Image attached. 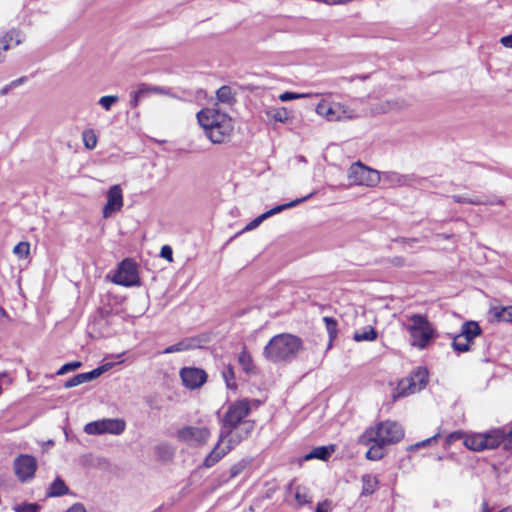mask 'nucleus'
I'll return each instance as SVG.
<instances>
[{
  "mask_svg": "<svg viewBox=\"0 0 512 512\" xmlns=\"http://www.w3.org/2000/svg\"><path fill=\"white\" fill-rule=\"evenodd\" d=\"M250 400L243 398L230 403L223 415L217 412L220 431L218 440L205 457L202 466L211 468L241 442L249 439L256 428V421L248 419Z\"/></svg>",
  "mask_w": 512,
  "mask_h": 512,
  "instance_id": "nucleus-1",
  "label": "nucleus"
},
{
  "mask_svg": "<svg viewBox=\"0 0 512 512\" xmlns=\"http://www.w3.org/2000/svg\"><path fill=\"white\" fill-rule=\"evenodd\" d=\"M406 317L411 322V324H406L394 312L391 315L392 319L388 322V325H395L397 327L407 330L411 337V346L416 347L419 350H424L430 345V343L433 340L438 338V331L429 321L427 315L415 313Z\"/></svg>",
  "mask_w": 512,
  "mask_h": 512,
  "instance_id": "nucleus-2",
  "label": "nucleus"
},
{
  "mask_svg": "<svg viewBox=\"0 0 512 512\" xmlns=\"http://www.w3.org/2000/svg\"><path fill=\"white\" fill-rule=\"evenodd\" d=\"M197 120L213 144L230 141L234 125L228 114L213 108H203L197 113Z\"/></svg>",
  "mask_w": 512,
  "mask_h": 512,
  "instance_id": "nucleus-3",
  "label": "nucleus"
},
{
  "mask_svg": "<svg viewBox=\"0 0 512 512\" xmlns=\"http://www.w3.org/2000/svg\"><path fill=\"white\" fill-rule=\"evenodd\" d=\"M303 349V340L290 333L273 336L263 349V356L272 363H290Z\"/></svg>",
  "mask_w": 512,
  "mask_h": 512,
  "instance_id": "nucleus-4",
  "label": "nucleus"
},
{
  "mask_svg": "<svg viewBox=\"0 0 512 512\" xmlns=\"http://www.w3.org/2000/svg\"><path fill=\"white\" fill-rule=\"evenodd\" d=\"M383 427L384 422L379 421L376 427L367 428L358 439L359 444L371 445L366 452V458L369 460H380L384 457V436L381 435Z\"/></svg>",
  "mask_w": 512,
  "mask_h": 512,
  "instance_id": "nucleus-5",
  "label": "nucleus"
},
{
  "mask_svg": "<svg viewBox=\"0 0 512 512\" xmlns=\"http://www.w3.org/2000/svg\"><path fill=\"white\" fill-rule=\"evenodd\" d=\"M111 280L113 283L123 287L141 286L137 262L132 258H124L118 264Z\"/></svg>",
  "mask_w": 512,
  "mask_h": 512,
  "instance_id": "nucleus-6",
  "label": "nucleus"
},
{
  "mask_svg": "<svg viewBox=\"0 0 512 512\" xmlns=\"http://www.w3.org/2000/svg\"><path fill=\"white\" fill-rule=\"evenodd\" d=\"M126 423L123 419H101L87 423L84 427V432L89 435H102V434H113L120 435L124 432Z\"/></svg>",
  "mask_w": 512,
  "mask_h": 512,
  "instance_id": "nucleus-7",
  "label": "nucleus"
},
{
  "mask_svg": "<svg viewBox=\"0 0 512 512\" xmlns=\"http://www.w3.org/2000/svg\"><path fill=\"white\" fill-rule=\"evenodd\" d=\"M151 94L166 95L172 98L179 99V97L175 93H173L170 88L151 85L148 83H140L137 86V90L131 91L129 94V108L135 109L136 107H138V105L143 99L149 97Z\"/></svg>",
  "mask_w": 512,
  "mask_h": 512,
  "instance_id": "nucleus-8",
  "label": "nucleus"
},
{
  "mask_svg": "<svg viewBox=\"0 0 512 512\" xmlns=\"http://www.w3.org/2000/svg\"><path fill=\"white\" fill-rule=\"evenodd\" d=\"M349 179L358 185L374 186L380 181V173L361 162L353 163L348 170Z\"/></svg>",
  "mask_w": 512,
  "mask_h": 512,
  "instance_id": "nucleus-9",
  "label": "nucleus"
},
{
  "mask_svg": "<svg viewBox=\"0 0 512 512\" xmlns=\"http://www.w3.org/2000/svg\"><path fill=\"white\" fill-rule=\"evenodd\" d=\"M37 467L36 458L29 454H20L13 462L14 473L21 483L31 481L35 476Z\"/></svg>",
  "mask_w": 512,
  "mask_h": 512,
  "instance_id": "nucleus-10",
  "label": "nucleus"
},
{
  "mask_svg": "<svg viewBox=\"0 0 512 512\" xmlns=\"http://www.w3.org/2000/svg\"><path fill=\"white\" fill-rule=\"evenodd\" d=\"M176 436L181 442L202 446L208 442L211 431L208 427L184 426L177 430Z\"/></svg>",
  "mask_w": 512,
  "mask_h": 512,
  "instance_id": "nucleus-11",
  "label": "nucleus"
},
{
  "mask_svg": "<svg viewBox=\"0 0 512 512\" xmlns=\"http://www.w3.org/2000/svg\"><path fill=\"white\" fill-rule=\"evenodd\" d=\"M207 377V373L201 368L183 367L180 370L182 383L190 390L200 388L207 381Z\"/></svg>",
  "mask_w": 512,
  "mask_h": 512,
  "instance_id": "nucleus-12",
  "label": "nucleus"
},
{
  "mask_svg": "<svg viewBox=\"0 0 512 512\" xmlns=\"http://www.w3.org/2000/svg\"><path fill=\"white\" fill-rule=\"evenodd\" d=\"M123 207V193L120 185L116 184L107 191V203L103 208V217L109 218Z\"/></svg>",
  "mask_w": 512,
  "mask_h": 512,
  "instance_id": "nucleus-13",
  "label": "nucleus"
},
{
  "mask_svg": "<svg viewBox=\"0 0 512 512\" xmlns=\"http://www.w3.org/2000/svg\"><path fill=\"white\" fill-rule=\"evenodd\" d=\"M107 370L106 365L99 366L89 372L80 373L77 375H74L73 377L69 378L67 381L64 382V388L69 389L72 387H76L80 384L90 382L98 378L100 375H102Z\"/></svg>",
  "mask_w": 512,
  "mask_h": 512,
  "instance_id": "nucleus-14",
  "label": "nucleus"
},
{
  "mask_svg": "<svg viewBox=\"0 0 512 512\" xmlns=\"http://www.w3.org/2000/svg\"><path fill=\"white\" fill-rule=\"evenodd\" d=\"M481 448L485 450H494L503 446V433L500 427L492 428L487 431L481 432Z\"/></svg>",
  "mask_w": 512,
  "mask_h": 512,
  "instance_id": "nucleus-15",
  "label": "nucleus"
},
{
  "mask_svg": "<svg viewBox=\"0 0 512 512\" xmlns=\"http://www.w3.org/2000/svg\"><path fill=\"white\" fill-rule=\"evenodd\" d=\"M404 436L405 430L400 423L386 419V446L399 443Z\"/></svg>",
  "mask_w": 512,
  "mask_h": 512,
  "instance_id": "nucleus-16",
  "label": "nucleus"
},
{
  "mask_svg": "<svg viewBox=\"0 0 512 512\" xmlns=\"http://www.w3.org/2000/svg\"><path fill=\"white\" fill-rule=\"evenodd\" d=\"M482 334L483 330L477 321L467 320L462 323L458 336L463 337L470 344H473L475 338L481 336Z\"/></svg>",
  "mask_w": 512,
  "mask_h": 512,
  "instance_id": "nucleus-17",
  "label": "nucleus"
},
{
  "mask_svg": "<svg viewBox=\"0 0 512 512\" xmlns=\"http://www.w3.org/2000/svg\"><path fill=\"white\" fill-rule=\"evenodd\" d=\"M408 382L415 383V392L422 391L429 382V371L425 366H418L413 369L407 377Z\"/></svg>",
  "mask_w": 512,
  "mask_h": 512,
  "instance_id": "nucleus-18",
  "label": "nucleus"
},
{
  "mask_svg": "<svg viewBox=\"0 0 512 512\" xmlns=\"http://www.w3.org/2000/svg\"><path fill=\"white\" fill-rule=\"evenodd\" d=\"M413 393H415V383L408 382L407 378L402 379L398 382L397 386L392 389L390 404H394L398 399Z\"/></svg>",
  "mask_w": 512,
  "mask_h": 512,
  "instance_id": "nucleus-19",
  "label": "nucleus"
},
{
  "mask_svg": "<svg viewBox=\"0 0 512 512\" xmlns=\"http://www.w3.org/2000/svg\"><path fill=\"white\" fill-rule=\"evenodd\" d=\"M200 342H201L200 339L197 337L184 338L181 341H179L178 343L165 348L163 353L171 354V353H175V352L187 351V350L199 348Z\"/></svg>",
  "mask_w": 512,
  "mask_h": 512,
  "instance_id": "nucleus-20",
  "label": "nucleus"
},
{
  "mask_svg": "<svg viewBox=\"0 0 512 512\" xmlns=\"http://www.w3.org/2000/svg\"><path fill=\"white\" fill-rule=\"evenodd\" d=\"M336 445L330 444L326 446H318L313 448L309 453L305 454L303 459L305 461L318 459L321 461H327L332 454L335 452Z\"/></svg>",
  "mask_w": 512,
  "mask_h": 512,
  "instance_id": "nucleus-21",
  "label": "nucleus"
},
{
  "mask_svg": "<svg viewBox=\"0 0 512 512\" xmlns=\"http://www.w3.org/2000/svg\"><path fill=\"white\" fill-rule=\"evenodd\" d=\"M491 322H505L512 324V306H493L489 310Z\"/></svg>",
  "mask_w": 512,
  "mask_h": 512,
  "instance_id": "nucleus-22",
  "label": "nucleus"
},
{
  "mask_svg": "<svg viewBox=\"0 0 512 512\" xmlns=\"http://www.w3.org/2000/svg\"><path fill=\"white\" fill-rule=\"evenodd\" d=\"M154 454L157 461L169 463L175 456V448L167 442H162L154 447Z\"/></svg>",
  "mask_w": 512,
  "mask_h": 512,
  "instance_id": "nucleus-23",
  "label": "nucleus"
},
{
  "mask_svg": "<svg viewBox=\"0 0 512 512\" xmlns=\"http://www.w3.org/2000/svg\"><path fill=\"white\" fill-rule=\"evenodd\" d=\"M481 432L465 431V436L462 438V445L474 452H482L484 448H481Z\"/></svg>",
  "mask_w": 512,
  "mask_h": 512,
  "instance_id": "nucleus-24",
  "label": "nucleus"
},
{
  "mask_svg": "<svg viewBox=\"0 0 512 512\" xmlns=\"http://www.w3.org/2000/svg\"><path fill=\"white\" fill-rule=\"evenodd\" d=\"M323 322L328 333L329 341L327 343L324 353H327L333 346L334 341L338 336V322L335 318L330 316L323 317Z\"/></svg>",
  "mask_w": 512,
  "mask_h": 512,
  "instance_id": "nucleus-25",
  "label": "nucleus"
},
{
  "mask_svg": "<svg viewBox=\"0 0 512 512\" xmlns=\"http://www.w3.org/2000/svg\"><path fill=\"white\" fill-rule=\"evenodd\" d=\"M69 493V488L64 480L57 476L46 491L47 497H61Z\"/></svg>",
  "mask_w": 512,
  "mask_h": 512,
  "instance_id": "nucleus-26",
  "label": "nucleus"
},
{
  "mask_svg": "<svg viewBox=\"0 0 512 512\" xmlns=\"http://www.w3.org/2000/svg\"><path fill=\"white\" fill-rule=\"evenodd\" d=\"M415 178L414 174H399L397 172L386 171V183L390 186H405Z\"/></svg>",
  "mask_w": 512,
  "mask_h": 512,
  "instance_id": "nucleus-27",
  "label": "nucleus"
},
{
  "mask_svg": "<svg viewBox=\"0 0 512 512\" xmlns=\"http://www.w3.org/2000/svg\"><path fill=\"white\" fill-rule=\"evenodd\" d=\"M238 362L242 368V370L247 374L251 375L255 373L256 367L254 365L251 354L248 352L247 348L244 346L242 351L238 355Z\"/></svg>",
  "mask_w": 512,
  "mask_h": 512,
  "instance_id": "nucleus-28",
  "label": "nucleus"
},
{
  "mask_svg": "<svg viewBox=\"0 0 512 512\" xmlns=\"http://www.w3.org/2000/svg\"><path fill=\"white\" fill-rule=\"evenodd\" d=\"M314 193H310L309 195L305 196V197H302V198H299V199H295L293 201H290L288 203H285V204H281V205H277L273 208H271L270 210L266 211L263 213L264 217L267 219L275 214H278L288 208H292V207H295L297 206L298 204L306 201L307 199H309Z\"/></svg>",
  "mask_w": 512,
  "mask_h": 512,
  "instance_id": "nucleus-29",
  "label": "nucleus"
},
{
  "mask_svg": "<svg viewBox=\"0 0 512 512\" xmlns=\"http://www.w3.org/2000/svg\"><path fill=\"white\" fill-rule=\"evenodd\" d=\"M362 484L363 486L361 495L368 496L376 491L379 481L376 476L364 474L362 476Z\"/></svg>",
  "mask_w": 512,
  "mask_h": 512,
  "instance_id": "nucleus-30",
  "label": "nucleus"
},
{
  "mask_svg": "<svg viewBox=\"0 0 512 512\" xmlns=\"http://www.w3.org/2000/svg\"><path fill=\"white\" fill-rule=\"evenodd\" d=\"M378 336L377 331L372 326H367L363 331H355L353 333V340L356 342L374 341Z\"/></svg>",
  "mask_w": 512,
  "mask_h": 512,
  "instance_id": "nucleus-31",
  "label": "nucleus"
},
{
  "mask_svg": "<svg viewBox=\"0 0 512 512\" xmlns=\"http://www.w3.org/2000/svg\"><path fill=\"white\" fill-rule=\"evenodd\" d=\"M447 336L452 339L451 347L457 355L466 353L471 350L472 344H470L466 340H465V342L458 341V339L461 337V336H458V334L447 333Z\"/></svg>",
  "mask_w": 512,
  "mask_h": 512,
  "instance_id": "nucleus-32",
  "label": "nucleus"
},
{
  "mask_svg": "<svg viewBox=\"0 0 512 512\" xmlns=\"http://www.w3.org/2000/svg\"><path fill=\"white\" fill-rule=\"evenodd\" d=\"M217 100L221 103L232 104L236 101L230 86L223 85L216 91Z\"/></svg>",
  "mask_w": 512,
  "mask_h": 512,
  "instance_id": "nucleus-33",
  "label": "nucleus"
},
{
  "mask_svg": "<svg viewBox=\"0 0 512 512\" xmlns=\"http://www.w3.org/2000/svg\"><path fill=\"white\" fill-rule=\"evenodd\" d=\"M267 116L275 122L286 123L289 120V112L285 107L275 108L267 111Z\"/></svg>",
  "mask_w": 512,
  "mask_h": 512,
  "instance_id": "nucleus-34",
  "label": "nucleus"
},
{
  "mask_svg": "<svg viewBox=\"0 0 512 512\" xmlns=\"http://www.w3.org/2000/svg\"><path fill=\"white\" fill-rule=\"evenodd\" d=\"M439 437H440V432H437L436 434H434L433 436H431V437H429L427 439H424L422 441H419L417 443L409 445L406 448V450L409 451V452H412V451L419 450L421 448H425V447L431 446V445L437 443Z\"/></svg>",
  "mask_w": 512,
  "mask_h": 512,
  "instance_id": "nucleus-35",
  "label": "nucleus"
},
{
  "mask_svg": "<svg viewBox=\"0 0 512 512\" xmlns=\"http://www.w3.org/2000/svg\"><path fill=\"white\" fill-rule=\"evenodd\" d=\"M464 436H465L464 430H456V431L449 433L444 439L443 449L445 451H448L454 443H456L457 441H460V440L462 441V438Z\"/></svg>",
  "mask_w": 512,
  "mask_h": 512,
  "instance_id": "nucleus-36",
  "label": "nucleus"
},
{
  "mask_svg": "<svg viewBox=\"0 0 512 512\" xmlns=\"http://www.w3.org/2000/svg\"><path fill=\"white\" fill-rule=\"evenodd\" d=\"M13 35L19 36V31L12 29L0 39V63L4 60L3 52L9 49Z\"/></svg>",
  "mask_w": 512,
  "mask_h": 512,
  "instance_id": "nucleus-37",
  "label": "nucleus"
},
{
  "mask_svg": "<svg viewBox=\"0 0 512 512\" xmlns=\"http://www.w3.org/2000/svg\"><path fill=\"white\" fill-rule=\"evenodd\" d=\"M503 433L502 449L506 452H512V423L500 427Z\"/></svg>",
  "mask_w": 512,
  "mask_h": 512,
  "instance_id": "nucleus-38",
  "label": "nucleus"
},
{
  "mask_svg": "<svg viewBox=\"0 0 512 512\" xmlns=\"http://www.w3.org/2000/svg\"><path fill=\"white\" fill-rule=\"evenodd\" d=\"M222 375L228 389H237V385L235 383V373L231 365H228L223 370Z\"/></svg>",
  "mask_w": 512,
  "mask_h": 512,
  "instance_id": "nucleus-39",
  "label": "nucleus"
},
{
  "mask_svg": "<svg viewBox=\"0 0 512 512\" xmlns=\"http://www.w3.org/2000/svg\"><path fill=\"white\" fill-rule=\"evenodd\" d=\"M13 252L20 259H25L28 257L30 253V244L29 242L22 241L15 245Z\"/></svg>",
  "mask_w": 512,
  "mask_h": 512,
  "instance_id": "nucleus-40",
  "label": "nucleus"
},
{
  "mask_svg": "<svg viewBox=\"0 0 512 512\" xmlns=\"http://www.w3.org/2000/svg\"><path fill=\"white\" fill-rule=\"evenodd\" d=\"M251 463L249 459H241L230 468V478L238 476Z\"/></svg>",
  "mask_w": 512,
  "mask_h": 512,
  "instance_id": "nucleus-41",
  "label": "nucleus"
},
{
  "mask_svg": "<svg viewBox=\"0 0 512 512\" xmlns=\"http://www.w3.org/2000/svg\"><path fill=\"white\" fill-rule=\"evenodd\" d=\"M295 499L300 506L306 505L311 502L305 487L298 486L296 488Z\"/></svg>",
  "mask_w": 512,
  "mask_h": 512,
  "instance_id": "nucleus-42",
  "label": "nucleus"
},
{
  "mask_svg": "<svg viewBox=\"0 0 512 512\" xmlns=\"http://www.w3.org/2000/svg\"><path fill=\"white\" fill-rule=\"evenodd\" d=\"M82 136H83L84 145L87 149L91 150V149L95 148V146L97 144V138H96V135L93 132V130L83 131Z\"/></svg>",
  "mask_w": 512,
  "mask_h": 512,
  "instance_id": "nucleus-43",
  "label": "nucleus"
},
{
  "mask_svg": "<svg viewBox=\"0 0 512 512\" xmlns=\"http://www.w3.org/2000/svg\"><path fill=\"white\" fill-rule=\"evenodd\" d=\"M316 111L320 115H324L329 121L338 120V117H335V112L332 107H329L326 104H319L316 108Z\"/></svg>",
  "mask_w": 512,
  "mask_h": 512,
  "instance_id": "nucleus-44",
  "label": "nucleus"
},
{
  "mask_svg": "<svg viewBox=\"0 0 512 512\" xmlns=\"http://www.w3.org/2000/svg\"><path fill=\"white\" fill-rule=\"evenodd\" d=\"M41 506L38 503L24 502L14 507L15 512H40Z\"/></svg>",
  "mask_w": 512,
  "mask_h": 512,
  "instance_id": "nucleus-45",
  "label": "nucleus"
},
{
  "mask_svg": "<svg viewBox=\"0 0 512 512\" xmlns=\"http://www.w3.org/2000/svg\"><path fill=\"white\" fill-rule=\"evenodd\" d=\"M119 101V97L117 95H106L102 96L98 103L101 105L103 109L106 111H109L113 104L117 103Z\"/></svg>",
  "mask_w": 512,
  "mask_h": 512,
  "instance_id": "nucleus-46",
  "label": "nucleus"
},
{
  "mask_svg": "<svg viewBox=\"0 0 512 512\" xmlns=\"http://www.w3.org/2000/svg\"><path fill=\"white\" fill-rule=\"evenodd\" d=\"M82 366V362L80 361H72V362H68V363H65L64 365H62L59 370L57 371V375H64L68 372H71V371H75L77 370L78 368H80Z\"/></svg>",
  "mask_w": 512,
  "mask_h": 512,
  "instance_id": "nucleus-47",
  "label": "nucleus"
},
{
  "mask_svg": "<svg viewBox=\"0 0 512 512\" xmlns=\"http://www.w3.org/2000/svg\"><path fill=\"white\" fill-rule=\"evenodd\" d=\"M144 401L152 410L160 411L162 409V405L157 395H148L144 398Z\"/></svg>",
  "mask_w": 512,
  "mask_h": 512,
  "instance_id": "nucleus-48",
  "label": "nucleus"
},
{
  "mask_svg": "<svg viewBox=\"0 0 512 512\" xmlns=\"http://www.w3.org/2000/svg\"><path fill=\"white\" fill-rule=\"evenodd\" d=\"M452 198H453V201L455 203H458V204L479 205V204L482 203V202H480L478 200H474V199L468 198V197H466L464 195H453Z\"/></svg>",
  "mask_w": 512,
  "mask_h": 512,
  "instance_id": "nucleus-49",
  "label": "nucleus"
},
{
  "mask_svg": "<svg viewBox=\"0 0 512 512\" xmlns=\"http://www.w3.org/2000/svg\"><path fill=\"white\" fill-rule=\"evenodd\" d=\"M304 96H305L304 94H299V93H295V92L286 91V92H284V93L279 95V100L282 101V102H287V101H291V100L302 98Z\"/></svg>",
  "mask_w": 512,
  "mask_h": 512,
  "instance_id": "nucleus-50",
  "label": "nucleus"
},
{
  "mask_svg": "<svg viewBox=\"0 0 512 512\" xmlns=\"http://www.w3.org/2000/svg\"><path fill=\"white\" fill-rule=\"evenodd\" d=\"M111 314H112V309L109 306L99 307L96 311L95 320L96 319L106 320Z\"/></svg>",
  "mask_w": 512,
  "mask_h": 512,
  "instance_id": "nucleus-51",
  "label": "nucleus"
},
{
  "mask_svg": "<svg viewBox=\"0 0 512 512\" xmlns=\"http://www.w3.org/2000/svg\"><path fill=\"white\" fill-rule=\"evenodd\" d=\"M264 220H266V218L264 217L263 214L259 215L258 217H256L255 219H253L251 222H249L245 228L243 229V231H250V230H253L255 229L256 227H258Z\"/></svg>",
  "mask_w": 512,
  "mask_h": 512,
  "instance_id": "nucleus-52",
  "label": "nucleus"
},
{
  "mask_svg": "<svg viewBox=\"0 0 512 512\" xmlns=\"http://www.w3.org/2000/svg\"><path fill=\"white\" fill-rule=\"evenodd\" d=\"M160 256L169 262L173 261V250L169 245H163L160 251Z\"/></svg>",
  "mask_w": 512,
  "mask_h": 512,
  "instance_id": "nucleus-53",
  "label": "nucleus"
},
{
  "mask_svg": "<svg viewBox=\"0 0 512 512\" xmlns=\"http://www.w3.org/2000/svg\"><path fill=\"white\" fill-rule=\"evenodd\" d=\"M331 508V501L328 499L319 502L315 508V512H328Z\"/></svg>",
  "mask_w": 512,
  "mask_h": 512,
  "instance_id": "nucleus-54",
  "label": "nucleus"
},
{
  "mask_svg": "<svg viewBox=\"0 0 512 512\" xmlns=\"http://www.w3.org/2000/svg\"><path fill=\"white\" fill-rule=\"evenodd\" d=\"M389 262L395 267H403L406 263V260L402 256H395L389 259Z\"/></svg>",
  "mask_w": 512,
  "mask_h": 512,
  "instance_id": "nucleus-55",
  "label": "nucleus"
},
{
  "mask_svg": "<svg viewBox=\"0 0 512 512\" xmlns=\"http://www.w3.org/2000/svg\"><path fill=\"white\" fill-rule=\"evenodd\" d=\"M28 76H21L9 83V87H12V89L25 84L28 81Z\"/></svg>",
  "mask_w": 512,
  "mask_h": 512,
  "instance_id": "nucleus-56",
  "label": "nucleus"
},
{
  "mask_svg": "<svg viewBox=\"0 0 512 512\" xmlns=\"http://www.w3.org/2000/svg\"><path fill=\"white\" fill-rule=\"evenodd\" d=\"M65 512H86V508L82 503L77 502L69 507Z\"/></svg>",
  "mask_w": 512,
  "mask_h": 512,
  "instance_id": "nucleus-57",
  "label": "nucleus"
},
{
  "mask_svg": "<svg viewBox=\"0 0 512 512\" xmlns=\"http://www.w3.org/2000/svg\"><path fill=\"white\" fill-rule=\"evenodd\" d=\"M499 42L506 48H512V33L502 36Z\"/></svg>",
  "mask_w": 512,
  "mask_h": 512,
  "instance_id": "nucleus-58",
  "label": "nucleus"
},
{
  "mask_svg": "<svg viewBox=\"0 0 512 512\" xmlns=\"http://www.w3.org/2000/svg\"><path fill=\"white\" fill-rule=\"evenodd\" d=\"M392 241L393 242H401V243H404V244H410V243L417 242V239L416 238L400 237V238L392 239Z\"/></svg>",
  "mask_w": 512,
  "mask_h": 512,
  "instance_id": "nucleus-59",
  "label": "nucleus"
},
{
  "mask_svg": "<svg viewBox=\"0 0 512 512\" xmlns=\"http://www.w3.org/2000/svg\"><path fill=\"white\" fill-rule=\"evenodd\" d=\"M11 90H12V87H9V84H7V85H5L3 88H1V90H0V95H1V96H5V95H7Z\"/></svg>",
  "mask_w": 512,
  "mask_h": 512,
  "instance_id": "nucleus-60",
  "label": "nucleus"
},
{
  "mask_svg": "<svg viewBox=\"0 0 512 512\" xmlns=\"http://www.w3.org/2000/svg\"><path fill=\"white\" fill-rule=\"evenodd\" d=\"M453 455H454V453H450V454H448L447 456H441V455H438L436 459H437L438 461H441V460H443V459H445V458L452 459V458H453Z\"/></svg>",
  "mask_w": 512,
  "mask_h": 512,
  "instance_id": "nucleus-61",
  "label": "nucleus"
},
{
  "mask_svg": "<svg viewBox=\"0 0 512 512\" xmlns=\"http://www.w3.org/2000/svg\"><path fill=\"white\" fill-rule=\"evenodd\" d=\"M322 340H323V336L322 335H315L314 338H313V341H314L315 345H318L319 341H322Z\"/></svg>",
  "mask_w": 512,
  "mask_h": 512,
  "instance_id": "nucleus-62",
  "label": "nucleus"
},
{
  "mask_svg": "<svg viewBox=\"0 0 512 512\" xmlns=\"http://www.w3.org/2000/svg\"><path fill=\"white\" fill-rule=\"evenodd\" d=\"M4 317H8V314H7L6 310L0 306V319L4 318Z\"/></svg>",
  "mask_w": 512,
  "mask_h": 512,
  "instance_id": "nucleus-63",
  "label": "nucleus"
},
{
  "mask_svg": "<svg viewBox=\"0 0 512 512\" xmlns=\"http://www.w3.org/2000/svg\"><path fill=\"white\" fill-rule=\"evenodd\" d=\"M497 512H512V506L504 507Z\"/></svg>",
  "mask_w": 512,
  "mask_h": 512,
  "instance_id": "nucleus-64",
  "label": "nucleus"
}]
</instances>
